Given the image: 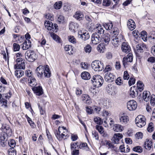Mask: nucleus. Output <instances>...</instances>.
<instances>
[{"mask_svg":"<svg viewBox=\"0 0 155 155\" xmlns=\"http://www.w3.org/2000/svg\"><path fill=\"white\" fill-rule=\"evenodd\" d=\"M0 103L2 106H3L5 107L7 106V101L5 99L2 98L0 101Z\"/></svg>","mask_w":155,"mask_h":155,"instance_id":"44","label":"nucleus"},{"mask_svg":"<svg viewBox=\"0 0 155 155\" xmlns=\"http://www.w3.org/2000/svg\"><path fill=\"white\" fill-rule=\"evenodd\" d=\"M133 54L131 53H129L127 55L126 58H123V64L124 66L127 64V62H131L133 61Z\"/></svg>","mask_w":155,"mask_h":155,"instance_id":"12","label":"nucleus"},{"mask_svg":"<svg viewBox=\"0 0 155 155\" xmlns=\"http://www.w3.org/2000/svg\"><path fill=\"white\" fill-rule=\"evenodd\" d=\"M32 90L37 95L40 96L43 93L42 87L41 86L33 87Z\"/></svg>","mask_w":155,"mask_h":155,"instance_id":"15","label":"nucleus"},{"mask_svg":"<svg viewBox=\"0 0 155 155\" xmlns=\"http://www.w3.org/2000/svg\"><path fill=\"white\" fill-rule=\"evenodd\" d=\"M95 29H96V31L98 33L101 34H104V30L102 28L100 24H97L95 27Z\"/></svg>","mask_w":155,"mask_h":155,"instance_id":"31","label":"nucleus"},{"mask_svg":"<svg viewBox=\"0 0 155 155\" xmlns=\"http://www.w3.org/2000/svg\"><path fill=\"white\" fill-rule=\"evenodd\" d=\"M45 17L46 18L51 21H53L54 19L53 15L51 13L47 14L45 15Z\"/></svg>","mask_w":155,"mask_h":155,"instance_id":"46","label":"nucleus"},{"mask_svg":"<svg viewBox=\"0 0 155 155\" xmlns=\"http://www.w3.org/2000/svg\"><path fill=\"white\" fill-rule=\"evenodd\" d=\"M121 50L123 52L127 53L130 52L131 48L127 42H123L122 45Z\"/></svg>","mask_w":155,"mask_h":155,"instance_id":"14","label":"nucleus"},{"mask_svg":"<svg viewBox=\"0 0 155 155\" xmlns=\"http://www.w3.org/2000/svg\"><path fill=\"white\" fill-rule=\"evenodd\" d=\"M147 61L151 63L154 62H155V58L154 57L149 58L147 59Z\"/></svg>","mask_w":155,"mask_h":155,"instance_id":"64","label":"nucleus"},{"mask_svg":"<svg viewBox=\"0 0 155 155\" xmlns=\"http://www.w3.org/2000/svg\"><path fill=\"white\" fill-rule=\"evenodd\" d=\"M64 49L66 51H70V52H68V54L70 55L74 53L73 48L71 45H66L64 47Z\"/></svg>","mask_w":155,"mask_h":155,"instance_id":"24","label":"nucleus"},{"mask_svg":"<svg viewBox=\"0 0 155 155\" xmlns=\"http://www.w3.org/2000/svg\"><path fill=\"white\" fill-rule=\"evenodd\" d=\"M31 41L29 40H25V41L22 45V49L23 50L28 49L31 47Z\"/></svg>","mask_w":155,"mask_h":155,"instance_id":"16","label":"nucleus"},{"mask_svg":"<svg viewBox=\"0 0 155 155\" xmlns=\"http://www.w3.org/2000/svg\"><path fill=\"white\" fill-rule=\"evenodd\" d=\"M116 83L117 84L121 85L123 84V82L120 77L118 78L116 80Z\"/></svg>","mask_w":155,"mask_h":155,"instance_id":"45","label":"nucleus"},{"mask_svg":"<svg viewBox=\"0 0 155 155\" xmlns=\"http://www.w3.org/2000/svg\"><path fill=\"white\" fill-rule=\"evenodd\" d=\"M62 5V2L61 1H59L56 2L54 5V7L55 9H60Z\"/></svg>","mask_w":155,"mask_h":155,"instance_id":"36","label":"nucleus"},{"mask_svg":"<svg viewBox=\"0 0 155 155\" xmlns=\"http://www.w3.org/2000/svg\"><path fill=\"white\" fill-rule=\"evenodd\" d=\"M25 57L27 60L31 62L34 61L37 58L35 53L31 50H28L26 52Z\"/></svg>","mask_w":155,"mask_h":155,"instance_id":"4","label":"nucleus"},{"mask_svg":"<svg viewBox=\"0 0 155 155\" xmlns=\"http://www.w3.org/2000/svg\"><path fill=\"white\" fill-rule=\"evenodd\" d=\"M91 81L93 85L96 87H99L101 86L103 83V79L100 75L94 76L92 78Z\"/></svg>","mask_w":155,"mask_h":155,"instance_id":"3","label":"nucleus"},{"mask_svg":"<svg viewBox=\"0 0 155 155\" xmlns=\"http://www.w3.org/2000/svg\"><path fill=\"white\" fill-rule=\"evenodd\" d=\"M2 129L6 134L11 135L12 132V129L9 125H3L2 126Z\"/></svg>","mask_w":155,"mask_h":155,"instance_id":"18","label":"nucleus"},{"mask_svg":"<svg viewBox=\"0 0 155 155\" xmlns=\"http://www.w3.org/2000/svg\"><path fill=\"white\" fill-rule=\"evenodd\" d=\"M113 129L114 131L120 132L123 130L124 128L121 125L116 124L114 125Z\"/></svg>","mask_w":155,"mask_h":155,"instance_id":"30","label":"nucleus"},{"mask_svg":"<svg viewBox=\"0 0 155 155\" xmlns=\"http://www.w3.org/2000/svg\"><path fill=\"white\" fill-rule=\"evenodd\" d=\"M78 148L87 151H88L89 150V148L87 144L83 142H81L80 144H79Z\"/></svg>","mask_w":155,"mask_h":155,"instance_id":"25","label":"nucleus"},{"mask_svg":"<svg viewBox=\"0 0 155 155\" xmlns=\"http://www.w3.org/2000/svg\"><path fill=\"white\" fill-rule=\"evenodd\" d=\"M92 50L91 47L89 45H87L84 48L85 52L86 53H89Z\"/></svg>","mask_w":155,"mask_h":155,"instance_id":"42","label":"nucleus"},{"mask_svg":"<svg viewBox=\"0 0 155 155\" xmlns=\"http://www.w3.org/2000/svg\"><path fill=\"white\" fill-rule=\"evenodd\" d=\"M101 40V38L97 33L93 34L92 35L91 41L94 44H97L100 42Z\"/></svg>","mask_w":155,"mask_h":155,"instance_id":"10","label":"nucleus"},{"mask_svg":"<svg viewBox=\"0 0 155 155\" xmlns=\"http://www.w3.org/2000/svg\"><path fill=\"white\" fill-rule=\"evenodd\" d=\"M8 152L9 155H15L16 154L15 151L14 149H9Z\"/></svg>","mask_w":155,"mask_h":155,"instance_id":"61","label":"nucleus"},{"mask_svg":"<svg viewBox=\"0 0 155 155\" xmlns=\"http://www.w3.org/2000/svg\"><path fill=\"white\" fill-rule=\"evenodd\" d=\"M137 85L138 89L140 91L143 90L144 85L141 81H138L137 83Z\"/></svg>","mask_w":155,"mask_h":155,"instance_id":"39","label":"nucleus"},{"mask_svg":"<svg viewBox=\"0 0 155 155\" xmlns=\"http://www.w3.org/2000/svg\"><path fill=\"white\" fill-rule=\"evenodd\" d=\"M120 120L122 124H125L128 122L129 118L127 116L123 114L120 117Z\"/></svg>","mask_w":155,"mask_h":155,"instance_id":"19","label":"nucleus"},{"mask_svg":"<svg viewBox=\"0 0 155 155\" xmlns=\"http://www.w3.org/2000/svg\"><path fill=\"white\" fill-rule=\"evenodd\" d=\"M111 42L112 45L115 48L117 47L119 45L121 41L119 40L117 36H113L111 37Z\"/></svg>","mask_w":155,"mask_h":155,"instance_id":"11","label":"nucleus"},{"mask_svg":"<svg viewBox=\"0 0 155 155\" xmlns=\"http://www.w3.org/2000/svg\"><path fill=\"white\" fill-rule=\"evenodd\" d=\"M136 138L138 139H141L143 136V134L141 132L137 133L135 135Z\"/></svg>","mask_w":155,"mask_h":155,"instance_id":"56","label":"nucleus"},{"mask_svg":"<svg viewBox=\"0 0 155 155\" xmlns=\"http://www.w3.org/2000/svg\"><path fill=\"white\" fill-rule=\"evenodd\" d=\"M137 102L133 100L129 101L127 103V109L130 111L135 110L137 108Z\"/></svg>","mask_w":155,"mask_h":155,"instance_id":"8","label":"nucleus"},{"mask_svg":"<svg viewBox=\"0 0 155 155\" xmlns=\"http://www.w3.org/2000/svg\"><path fill=\"white\" fill-rule=\"evenodd\" d=\"M123 137V135L121 134H114L111 140L114 143L117 144L119 143V140L121 139Z\"/></svg>","mask_w":155,"mask_h":155,"instance_id":"13","label":"nucleus"},{"mask_svg":"<svg viewBox=\"0 0 155 155\" xmlns=\"http://www.w3.org/2000/svg\"><path fill=\"white\" fill-rule=\"evenodd\" d=\"M93 109H94V110L97 113L99 114L101 110V108L100 107L95 106H94Z\"/></svg>","mask_w":155,"mask_h":155,"instance_id":"59","label":"nucleus"},{"mask_svg":"<svg viewBox=\"0 0 155 155\" xmlns=\"http://www.w3.org/2000/svg\"><path fill=\"white\" fill-rule=\"evenodd\" d=\"M150 103L151 105L154 106L155 104V95H152L150 98Z\"/></svg>","mask_w":155,"mask_h":155,"instance_id":"47","label":"nucleus"},{"mask_svg":"<svg viewBox=\"0 0 155 155\" xmlns=\"http://www.w3.org/2000/svg\"><path fill=\"white\" fill-rule=\"evenodd\" d=\"M86 110L88 114H91L93 112V108L88 106L86 107Z\"/></svg>","mask_w":155,"mask_h":155,"instance_id":"48","label":"nucleus"},{"mask_svg":"<svg viewBox=\"0 0 155 155\" xmlns=\"http://www.w3.org/2000/svg\"><path fill=\"white\" fill-rule=\"evenodd\" d=\"M127 26L128 28L131 31L134 29L136 25L134 21L132 19H129L127 22Z\"/></svg>","mask_w":155,"mask_h":155,"instance_id":"17","label":"nucleus"},{"mask_svg":"<svg viewBox=\"0 0 155 155\" xmlns=\"http://www.w3.org/2000/svg\"><path fill=\"white\" fill-rule=\"evenodd\" d=\"M9 146L12 148H13L15 146V142L14 140H11L8 142Z\"/></svg>","mask_w":155,"mask_h":155,"instance_id":"53","label":"nucleus"},{"mask_svg":"<svg viewBox=\"0 0 155 155\" xmlns=\"http://www.w3.org/2000/svg\"><path fill=\"white\" fill-rule=\"evenodd\" d=\"M78 28V25L76 23L72 22H70L69 28L72 32H75Z\"/></svg>","mask_w":155,"mask_h":155,"instance_id":"23","label":"nucleus"},{"mask_svg":"<svg viewBox=\"0 0 155 155\" xmlns=\"http://www.w3.org/2000/svg\"><path fill=\"white\" fill-rule=\"evenodd\" d=\"M107 39L105 38L104 39V42L99 44L97 47V51L100 52H104L106 50Z\"/></svg>","mask_w":155,"mask_h":155,"instance_id":"9","label":"nucleus"},{"mask_svg":"<svg viewBox=\"0 0 155 155\" xmlns=\"http://www.w3.org/2000/svg\"><path fill=\"white\" fill-rule=\"evenodd\" d=\"M57 20L59 23H63L64 21V17L62 15H59L58 18Z\"/></svg>","mask_w":155,"mask_h":155,"instance_id":"51","label":"nucleus"},{"mask_svg":"<svg viewBox=\"0 0 155 155\" xmlns=\"http://www.w3.org/2000/svg\"><path fill=\"white\" fill-rule=\"evenodd\" d=\"M92 134L93 136V137H94L96 140H98L99 137L98 136V134L97 132L95 131H93L92 132Z\"/></svg>","mask_w":155,"mask_h":155,"instance_id":"58","label":"nucleus"},{"mask_svg":"<svg viewBox=\"0 0 155 155\" xmlns=\"http://www.w3.org/2000/svg\"><path fill=\"white\" fill-rule=\"evenodd\" d=\"M74 17L76 19L80 21L82 20L83 18L84 15L82 12L78 11L76 12L74 15Z\"/></svg>","mask_w":155,"mask_h":155,"instance_id":"22","label":"nucleus"},{"mask_svg":"<svg viewBox=\"0 0 155 155\" xmlns=\"http://www.w3.org/2000/svg\"><path fill=\"white\" fill-rule=\"evenodd\" d=\"M29 85L33 87H35L37 85V82L35 78L31 77L28 79Z\"/></svg>","mask_w":155,"mask_h":155,"instance_id":"29","label":"nucleus"},{"mask_svg":"<svg viewBox=\"0 0 155 155\" xmlns=\"http://www.w3.org/2000/svg\"><path fill=\"white\" fill-rule=\"evenodd\" d=\"M133 150L136 152L141 153L142 151V149L140 146H137L133 148Z\"/></svg>","mask_w":155,"mask_h":155,"instance_id":"50","label":"nucleus"},{"mask_svg":"<svg viewBox=\"0 0 155 155\" xmlns=\"http://www.w3.org/2000/svg\"><path fill=\"white\" fill-rule=\"evenodd\" d=\"M79 145V143H78V142H76L74 143H72L71 144V149H75L77 148V147H78Z\"/></svg>","mask_w":155,"mask_h":155,"instance_id":"55","label":"nucleus"},{"mask_svg":"<svg viewBox=\"0 0 155 155\" xmlns=\"http://www.w3.org/2000/svg\"><path fill=\"white\" fill-rule=\"evenodd\" d=\"M15 74L17 78H20L24 75V72L21 69H17L15 71Z\"/></svg>","mask_w":155,"mask_h":155,"instance_id":"27","label":"nucleus"},{"mask_svg":"<svg viewBox=\"0 0 155 155\" xmlns=\"http://www.w3.org/2000/svg\"><path fill=\"white\" fill-rule=\"evenodd\" d=\"M36 73L37 76L40 78L43 76L46 78H49L50 77L51 73L48 65L43 66L39 65L36 69Z\"/></svg>","mask_w":155,"mask_h":155,"instance_id":"1","label":"nucleus"},{"mask_svg":"<svg viewBox=\"0 0 155 155\" xmlns=\"http://www.w3.org/2000/svg\"><path fill=\"white\" fill-rule=\"evenodd\" d=\"M81 76L83 79L85 80L89 79L91 78V75L90 73L86 71L82 72L81 73Z\"/></svg>","mask_w":155,"mask_h":155,"instance_id":"28","label":"nucleus"},{"mask_svg":"<svg viewBox=\"0 0 155 155\" xmlns=\"http://www.w3.org/2000/svg\"><path fill=\"white\" fill-rule=\"evenodd\" d=\"M107 81L109 82H112L115 79V76L112 73L107 72Z\"/></svg>","mask_w":155,"mask_h":155,"instance_id":"32","label":"nucleus"},{"mask_svg":"<svg viewBox=\"0 0 155 155\" xmlns=\"http://www.w3.org/2000/svg\"><path fill=\"white\" fill-rule=\"evenodd\" d=\"M130 78L129 74L127 71H125L124 74L123 78L124 80H128Z\"/></svg>","mask_w":155,"mask_h":155,"instance_id":"52","label":"nucleus"},{"mask_svg":"<svg viewBox=\"0 0 155 155\" xmlns=\"http://www.w3.org/2000/svg\"><path fill=\"white\" fill-rule=\"evenodd\" d=\"M89 96L86 94H83L81 97V99L82 101H86L87 98H89Z\"/></svg>","mask_w":155,"mask_h":155,"instance_id":"63","label":"nucleus"},{"mask_svg":"<svg viewBox=\"0 0 155 155\" xmlns=\"http://www.w3.org/2000/svg\"><path fill=\"white\" fill-rule=\"evenodd\" d=\"M146 46L144 44H139L136 46L137 51L139 52H143L144 49L146 48Z\"/></svg>","mask_w":155,"mask_h":155,"instance_id":"26","label":"nucleus"},{"mask_svg":"<svg viewBox=\"0 0 155 155\" xmlns=\"http://www.w3.org/2000/svg\"><path fill=\"white\" fill-rule=\"evenodd\" d=\"M68 39L70 42L73 43L75 44L76 43V40L73 36H69L68 37Z\"/></svg>","mask_w":155,"mask_h":155,"instance_id":"43","label":"nucleus"},{"mask_svg":"<svg viewBox=\"0 0 155 155\" xmlns=\"http://www.w3.org/2000/svg\"><path fill=\"white\" fill-rule=\"evenodd\" d=\"M151 96H150V92L147 91H145L143 93V98L144 101L147 102L149 101Z\"/></svg>","mask_w":155,"mask_h":155,"instance_id":"21","label":"nucleus"},{"mask_svg":"<svg viewBox=\"0 0 155 155\" xmlns=\"http://www.w3.org/2000/svg\"><path fill=\"white\" fill-rule=\"evenodd\" d=\"M96 129L101 134L102 136L105 137L107 134L104 133V130L103 127L97 125L96 126Z\"/></svg>","mask_w":155,"mask_h":155,"instance_id":"37","label":"nucleus"},{"mask_svg":"<svg viewBox=\"0 0 155 155\" xmlns=\"http://www.w3.org/2000/svg\"><path fill=\"white\" fill-rule=\"evenodd\" d=\"M91 66L92 68L95 71H100L104 69V66L103 63L98 60H96L93 61Z\"/></svg>","mask_w":155,"mask_h":155,"instance_id":"5","label":"nucleus"},{"mask_svg":"<svg viewBox=\"0 0 155 155\" xmlns=\"http://www.w3.org/2000/svg\"><path fill=\"white\" fill-rule=\"evenodd\" d=\"M44 24L45 28L48 30H51L53 31H54L58 28V26L57 24H55L54 25L53 23L49 21H46Z\"/></svg>","mask_w":155,"mask_h":155,"instance_id":"7","label":"nucleus"},{"mask_svg":"<svg viewBox=\"0 0 155 155\" xmlns=\"http://www.w3.org/2000/svg\"><path fill=\"white\" fill-rule=\"evenodd\" d=\"M94 122L97 124L101 125L102 124L103 121L101 118L98 117H94Z\"/></svg>","mask_w":155,"mask_h":155,"instance_id":"38","label":"nucleus"},{"mask_svg":"<svg viewBox=\"0 0 155 155\" xmlns=\"http://www.w3.org/2000/svg\"><path fill=\"white\" fill-rule=\"evenodd\" d=\"M152 143V142L151 140H147L145 142L144 146L146 149L150 150L151 148Z\"/></svg>","mask_w":155,"mask_h":155,"instance_id":"34","label":"nucleus"},{"mask_svg":"<svg viewBox=\"0 0 155 155\" xmlns=\"http://www.w3.org/2000/svg\"><path fill=\"white\" fill-rule=\"evenodd\" d=\"M15 67L16 69H24L25 68V63L24 61H23L21 63L16 64L15 65Z\"/></svg>","mask_w":155,"mask_h":155,"instance_id":"35","label":"nucleus"},{"mask_svg":"<svg viewBox=\"0 0 155 155\" xmlns=\"http://www.w3.org/2000/svg\"><path fill=\"white\" fill-rule=\"evenodd\" d=\"M13 48L14 51H18L20 48L19 45L17 43H14L13 45Z\"/></svg>","mask_w":155,"mask_h":155,"instance_id":"49","label":"nucleus"},{"mask_svg":"<svg viewBox=\"0 0 155 155\" xmlns=\"http://www.w3.org/2000/svg\"><path fill=\"white\" fill-rule=\"evenodd\" d=\"M81 34H79V35H80L81 38L82 40L85 41L89 38L90 35L87 31L85 30L83 32H81Z\"/></svg>","mask_w":155,"mask_h":155,"instance_id":"20","label":"nucleus"},{"mask_svg":"<svg viewBox=\"0 0 155 155\" xmlns=\"http://www.w3.org/2000/svg\"><path fill=\"white\" fill-rule=\"evenodd\" d=\"M145 117L141 115L138 116L135 119V122L137 126L140 128L144 126L146 124Z\"/></svg>","mask_w":155,"mask_h":155,"instance_id":"6","label":"nucleus"},{"mask_svg":"<svg viewBox=\"0 0 155 155\" xmlns=\"http://www.w3.org/2000/svg\"><path fill=\"white\" fill-rule=\"evenodd\" d=\"M50 35L51 37L54 40L58 42H60V38L58 35L53 33H51Z\"/></svg>","mask_w":155,"mask_h":155,"instance_id":"41","label":"nucleus"},{"mask_svg":"<svg viewBox=\"0 0 155 155\" xmlns=\"http://www.w3.org/2000/svg\"><path fill=\"white\" fill-rule=\"evenodd\" d=\"M78 138V136L76 135L72 134L71 136V139L73 141L77 140Z\"/></svg>","mask_w":155,"mask_h":155,"instance_id":"62","label":"nucleus"},{"mask_svg":"<svg viewBox=\"0 0 155 155\" xmlns=\"http://www.w3.org/2000/svg\"><path fill=\"white\" fill-rule=\"evenodd\" d=\"M68 135V130L65 127L59 126L58 128V131L55 134L57 139L60 140L66 139Z\"/></svg>","mask_w":155,"mask_h":155,"instance_id":"2","label":"nucleus"},{"mask_svg":"<svg viewBox=\"0 0 155 155\" xmlns=\"http://www.w3.org/2000/svg\"><path fill=\"white\" fill-rule=\"evenodd\" d=\"M135 91H136V90L134 89V87H131L129 94L130 96L133 98L135 97L136 96V93L135 92Z\"/></svg>","mask_w":155,"mask_h":155,"instance_id":"40","label":"nucleus"},{"mask_svg":"<svg viewBox=\"0 0 155 155\" xmlns=\"http://www.w3.org/2000/svg\"><path fill=\"white\" fill-rule=\"evenodd\" d=\"M81 68L84 69H87L88 68V65L84 62H81L80 64Z\"/></svg>","mask_w":155,"mask_h":155,"instance_id":"57","label":"nucleus"},{"mask_svg":"<svg viewBox=\"0 0 155 155\" xmlns=\"http://www.w3.org/2000/svg\"><path fill=\"white\" fill-rule=\"evenodd\" d=\"M135 82V79L131 77L128 81V84L130 86L134 84Z\"/></svg>","mask_w":155,"mask_h":155,"instance_id":"54","label":"nucleus"},{"mask_svg":"<svg viewBox=\"0 0 155 155\" xmlns=\"http://www.w3.org/2000/svg\"><path fill=\"white\" fill-rule=\"evenodd\" d=\"M32 72L30 70H27L25 72V74L28 77L31 78L32 75Z\"/></svg>","mask_w":155,"mask_h":155,"instance_id":"60","label":"nucleus"},{"mask_svg":"<svg viewBox=\"0 0 155 155\" xmlns=\"http://www.w3.org/2000/svg\"><path fill=\"white\" fill-rule=\"evenodd\" d=\"M107 147L112 151H115L117 149L114 145L110 141H107Z\"/></svg>","mask_w":155,"mask_h":155,"instance_id":"33","label":"nucleus"}]
</instances>
